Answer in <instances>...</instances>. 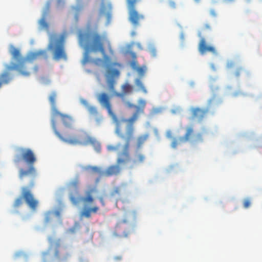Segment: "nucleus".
Here are the masks:
<instances>
[{
    "label": "nucleus",
    "mask_w": 262,
    "mask_h": 262,
    "mask_svg": "<svg viewBox=\"0 0 262 262\" xmlns=\"http://www.w3.org/2000/svg\"><path fill=\"white\" fill-rule=\"evenodd\" d=\"M91 213L92 212L90 211V209L88 208L83 210V211L82 213V215L87 218H90L91 216Z\"/></svg>",
    "instance_id": "31"
},
{
    "label": "nucleus",
    "mask_w": 262,
    "mask_h": 262,
    "mask_svg": "<svg viewBox=\"0 0 262 262\" xmlns=\"http://www.w3.org/2000/svg\"><path fill=\"white\" fill-rule=\"evenodd\" d=\"M130 225L126 220L120 221L116 224L113 235L115 236L126 237L130 233Z\"/></svg>",
    "instance_id": "12"
},
{
    "label": "nucleus",
    "mask_w": 262,
    "mask_h": 262,
    "mask_svg": "<svg viewBox=\"0 0 262 262\" xmlns=\"http://www.w3.org/2000/svg\"><path fill=\"white\" fill-rule=\"evenodd\" d=\"M136 85L138 88L139 90L142 91L144 93H147V90L144 86L142 81L140 79H136L135 80Z\"/></svg>",
    "instance_id": "27"
},
{
    "label": "nucleus",
    "mask_w": 262,
    "mask_h": 262,
    "mask_svg": "<svg viewBox=\"0 0 262 262\" xmlns=\"http://www.w3.org/2000/svg\"><path fill=\"white\" fill-rule=\"evenodd\" d=\"M210 13L211 16L216 17L217 16V13L215 9H212L210 10Z\"/></svg>",
    "instance_id": "35"
},
{
    "label": "nucleus",
    "mask_w": 262,
    "mask_h": 262,
    "mask_svg": "<svg viewBox=\"0 0 262 262\" xmlns=\"http://www.w3.org/2000/svg\"><path fill=\"white\" fill-rule=\"evenodd\" d=\"M198 50L202 55L206 54L207 52H211L213 54H216L215 48L211 46H208L206 43L205 39L202 38L199 43Z\"/></svg>",
    "instance_id": "19"
},
{
    "label": "nucleus",
    "mask_w": 262,
    "mask_h": 262,
    "mask_svg": "<svg viewBox=\"0 0 262 262\" xmlns=\"http://www.w3.org/2000/svg\"><path fill=\"white\" fill-rule=\"evenodd\" d=\"M204 28L207 30H211V26L209 24H206L204 25Z\"/></svg>",
    "instance_id": "39"
},
{
    "label": "nucleus",
    "mask_w": 262,
    "mask_h": 262,
    "mask_svg": "<svg viewBox=\"0 0 262 262\" xmlns=\"http://www.w3.org/2000/svg\"><path fill=\"white\" fill-rule=\"evenodd\" d=\"M71 144H78L83 146L91 144L97 152H99L101 150L100 143L95 138L86 133H83L80 136H77L75 140H71Z\"/></svg>",
    "instance_id": "11"
},
{
    "label": "nucleus",
    "mask_w": 262,
    "mask_h": 262,
    "mask_svg": "<svg viewBox=\"0 0 262 262\" xmlns=\"http://www.w3.org/2000/svg\"><path fill=\"white\" fill-rule=\"evenodd\" d=\"M149 137L148 134H145L139 136L137 139L136 146L137 149H140L142 145L145 142Z\"/></svg>",
    "instance_id": "23"
},
{
    "label": "nucleus",
    "mask_w": 262,
    "mask_h": 262,
    "mask_svg": "<svg viewBox=\"0 0 262 262\" xmlns=\"http://www.w3.org/2000/svg\"><path fill=\"white\" fill-rule=\"evenodd\" d=\"M169 5L172 8H175L176 7V3L172 1H169Z\"/></svg>",
    "instance_id": "36"
},
{
    "label": "nucleus",
    "mask_w": 262,
    "mask_h": 262,
    "mask_svg": "<svg viewBox=\"0 0 262 262\" xmlns=\"http://www.w3.org/2000/svg\"><path fill=\"white\" fill-rule=\"evenodd\" d=\"M193 128L192 126L187 127L186 133L183 137H180L178 138H174L172 139L171 144V147L173 148H176L179 144L189 141L193 134Z\"/></svg>",
    "instance_id": "16"
},
{
    "label": "nucleus",
    "mask_w": 262,
    "mask_h": 262,
    "mask_svg": "<svg viewBox=\"0 0 262 262\" xmlns=\"http://www.w3.org/2000/svg\"><path fill=\"white\" fill-rule=\"evenodd\" d=\"M56 96V93L55 92H53L51 93L49 97V101L52 107V114H54V113H55V112H57L58 111L56 108L55 103Z\"/></svg>",
    "instance_id": "24"
},
{
    "label": "nucleus",
    "mask_w": 262,
    "mask_h": 262,
    "mask_svg": "<svg viewBox=\"0 0 262 262\" xmlns=\"http://www.w3.org/2000/svg\"><path fill=\"white\" fill-rule=\"evenodd\" d=\"M80 102L86 107L90 115L95 118L97 122L100 121L101 118L98 117L99 113L96 107L89 105L88 101L84 99H81Z\"/></svg>",
    "instance_id": "18"
},
{
    "label": "nucleus",
    "mask_w": 262,
    "mask_h": 262,
    "mask_svg": "<svg viewBox=\"0 0 262 262\" xmlns=\"http://www.w3.org/2000/svg\"><path fill=\"white\" fill-rule=\"evenodd\" d=\"M9 52H10V53L11 54V55H12L13 59H14L16 60H17L19 62V63L17 64H15V63H12L11 64H10V66L15 65V66H18L20 64L23 63L24 66V68L23 69V71H29L27 70V67L26 66V62L27 61V59L22 58L21 57V54H20L19 49L15 48L13 45H11L10 46ZM9 65L10 66V64H9Z\"/></svg>",
    "instance_id": "17"
},
{
    "label": "nucleus",
    "mask_w": 262,
    "mask_h": 262,
    "mask_svg": "<svg viewBox=\"0 0 262 262\" xmlns=\"http://www.w3.org/2000/svg\"><path fill=\"white\" fill-rule=\"evenodd\" d=\"M24 66L23 63L19 66H9L6 64L5 66V71L0 74V88L3 84H7L9 83L13 78L11 72L13 71H17L19 74L23 76L28 77L30 75V72L27 71H23Z\"/></svg>",
    "instance_id": "10"
},
{
    "label": "nucleus",
    "mask_w": 262,
    "mask_h": 262,
    "mask_svg": "<svg viewBox=\"0 0 262 262\" xmlns=\"http://www.w3.org/2000/svg\"><path fill=\"white\" fill-rule=\"evenodd\" d=\"M111 95H108L104 92L100 93L97 95V99L100 105L104 108H106L107 112L111 116L114 114L112 109V104L111 102Z\"/></svg>",
    "instance_id": "13"
},
{
    "label": "nucleus",
    "mask_w": 262,
    "mask_h": 262,
    "mask_svg": "<svg viewBox=\"0 0 262 262\" xmlns=\"http://www.w3.org/2000/svg\"><path fill=\"white\" fill-rule=\"evenodd\" d=\"M89 209L91 212L95 213H96L99 210V208L97 206H93V207L90 208Z\"/></svg>",
    "instance_id": "34"
},
{
    "label": "nucleus",
    "mask_w": 262,
    "mask_h": 262,
    "mask_svg": "<svg viewBox=\"0 0 262 262\" xmlns=\"http://www.w3.org/2000/svg\"><path fill=\"white\" fill-rule=\"evenodd\" d=\"M121 258H122L121 256H116L115 257V259L116 260H120V259H121Z\"/></svg>",
    "instance_id": "45"
},
{
    "label": "nucleus",
    "mask_w": 262,
    "mask_h": 262,
    "mask_svg": "<svg viewBox=\"0 0 262 262\" xmlns=\"http://www.w3.org/2000/svg\"><path fill=\"white\" fill-rule=\"evenodd\" d=\"M138 46L140 47V44L139 43L138 44Z\"/></svg>",
    "instance_id": "50"
},
{
    "label": "nucleus",
    "mask_w": 262,
    "mask_h": 262,
    "mask_svg": "<svg viewBox=\"0 0 262 262\" xmlns=\"http://www.w3.org/2000/svg\"><path fill=\"white\" fill-rule=\"evenodd\" d=\"M251 205V200L249 198L245 199L243 201V206L244 208H248Z\"/></svg>",
    "instance_id": "32"
},
{
    "label": "nucleus",
    "mask_w": 262,
    "mask_h": 262,
    "mask_svg": "<svg viewBox=\"0 0 262 262\" xmlns=\"http://www.w3.org/2000/svg\"><path fill=\"white\" fill-rule=\"evenodd\" d=\"M242 71L241 69H238L235 73V74L236 76H238L240 74V72Z\"/></svg>",
    "instance_id": "40"
},
{
    "label": "nucleus",
    "mask_w": 262,
    "mask_h": 262,
    "mask_svg": "<svg viewBox=\"0 0 262 262\" xmlns=\"http://www.w3.org/2000/svg\"><path fill=\"white\" fill-rule=\"evenodd\" d=\"M172 132L171 130H168L166 133V137L167 138H169V139H170L172 138Z\"/></svg>",
    "instance_id": "37"
},
{
    "label": "nucleus",
    "mask_w": 262,
    "mask_h": 262,
    "mask_svg": "<svg viewBox=\"0 0 262 262\" xmlns=\"http://www.w3.org/2000/svg\"><path fill=\"white\" fill-rule=\"evenodd\" d=\"M38 67L37 66H35L34 68H33V71L34 72L36 73L37 72V71H38Z\"/></svg>",
    "instance_id": "42"
},
{
    "label": "nucleus",
    "mask_w": 262,
    "mask_h": 262,
    "mask_svg": "<svg viewBox=\"0 0 262 262\" xmlns=\"http://www.w3.org/2000/svg\"><path fill=\"white\" fill-rule=\"evenodd\" d=\"M194 1L196 3H199L200 1V0H194Z\"/></svg>",
    "instance_id": "48"
},
{
    "label": "nucleus",
    "mask_w": 262,
    "mask_h": 262,
    "mask_svg": "<svg viewBox=\"0 0 262 262\" xmlns=\"http://www.w3.org/2000/svg\"><path fill=\"white\" fill-rule=\"evenodd\" d=\"M128 19L134 27H137L141 25V22L144 19V16L140 14L135 8H128Z\"/></svg>",
    "instance_id": "14"
},
{
    "label": "nucleus",
    "mask_w": 262,
    "mask_h": 262,
    "mask_svg": "<svg viewBox=\"0 0 262 262\" xmlns=\"http://www.w3.org/2000/svg\"><path fill=\"white\" fill-rule=\"evenodd\" d=\"M227 2H233L234 0H226Z\"/></svg>",
    "instance_id": "47"
},
{
    "label": "nucleus",
    "mask_w": 262,
    "mask_h": 262,
    "mask_svg": "<svg viewBox=\"0 0 262 262\" xmlns=\"http://www.w3.org/2000/svg\"><path fill=\"white\" fill-rule=\"evenodd\" d=\"M50 9V3L48 2L43 10L41 18L39 21V27L41 29H45L49 31V25L46 21V17L48 15Z\"/></svg>",
    "instance_id": "20"
},
{
    "label": "nucleus",
    "mask_w": 262,
    "mask_h": 262,
    "mask_svg": "<svg viewBox=\"0 0 262 262\" xmlns=\"http://www.w3.org/2000/svg\"><path fill=\"white\" fill-rule=\"evenodd\" d=\"M161 112V108H153L150 112V115L151 116H154V115L158 114Z\"/></svg>",
    "instance_id": "33"
},
{
    "label": "nucleus",
    "mask_w": 262,
    "mask_h": 262,
    "mask_svg": "<svg viewBox=\"0 0 262 262\" xmlns=\"http://www.w3.org/2000/svg\"><path fill=\"white\" fill-rule=\"evenodd\" d=\"M150 52L151 53V54L153 56H155L156 55V50L155 49H151L150 50Z\"/></svg>",
    "instance_id": "38"
},
{
    "label": "nucleus",
    "mask_w": 262,
    "mask_h": 262,
    "mask_svg": "<svg viewBox=\"0 0 262 262\" xmlns=\"http://www.w3.org/2000/svg\"><path fill=\"white\" fill-rule=\"evenodd\" d=\"M80 46L85 49L83 63L90 61V52H100L103 55V59L97 58L92 60L91 62L95 65L101 67L105 63V68L111 62L110 57L106 55L104 44L107 43L109 47L110 52L113 54V51L111 48L110 42L105 34H101L97 30H88L86 32L80 31L78 35Z\"/></svg>",
    "instance_id": "2"
},
{
    "label": "nucleus",
    "mask_w": 262,
    "mask_h": 262,
    "mask_svg": "<svg viewBox=\"0 0 262 262\" xmlns=\"http://www.w3.org/2000/svg\"><path fill=\"white\" fill-rule=\"evenodd\" d=\"M121 194V188L117 186L115 187L113 190L111 192V195L112 196H115L117 195H120Z\"/></svg>",
    "instance_id": "30"
},
{
    "label": "nucleus",
    "mask_w": 262,
    "mask_h": 262,
    "mask_svg": "<svg viewBox=\"0 0 262 262\" xmlns=\"http://www.w3.org/2000/svg\"><path fill=\"white\" fill-rule=\"evenodd\" d=\"M40 57H43L46 58L47 57V52L45 50H41L32 53L29 55L28 59H36Z\"/></svg>",
    "instance_id": "22"
},
{
    "label": "nucleus",
    "mask_w": 262,
    "mask_h": 262,
    "mask_svg": "<svg viewBox=\"0 0 262 262\" xmlns=\"http://www.w3.org/2000/svg\"><path fill=\"white\" fill-rule=\"evenodd\" d=\"M48 242L50 244L49 249H54L55 250V257L57 258H59V248L61 246V240L60 239H55L52 236H49Z\"/></svg>",
    "instance_id": "21"
},
{
    "label": "nucleus",
    "mask_w": 262,
    "mask_h": 262,
    "mask_svg": "<svg viewBox=\"0 0 262 262\" xmlns=\"http://www.w3.org/2000/svg\"><path fill=\"white\" fill-rule=\"evenodd\" d=\"M86 169L87 170H90L92 171L93 172L99 173V174L102 176V172L103 171H101V169L99 167H97V166H88L86 168Z\"/></svg>",
    "instance_id": "28"
},
{
    "label": "nucleus",
    "mask_w": 262,
    "mask_h": 262,
    "mask_svg": "<svg viewBox=\"0 0 262 262\" xmlns=\"http://www.w3.org/2000/svg\"><path fill=\"white\" fill-rule=\"evenodd\" d=\"M207 133V131L206 130H204L202 133H199L196 134L194 136V138L192 140L191 142L194 144L203 142L204 136Z\"/></svg>",
    "instance_id": "25"
},
{
    "label": "nucleus",
    "mask_w": 262,
    "mask_h": 262,
    "mask_svg": "<svg viewBox=\"0 0 262 262\" xmlns=\"http://www.w3.org/2000/svg\"><path fill=\"white\" fill-rule=\"evenodd\" d=\"M141 0H126L127 8H135L136 5Z\"/></svg>",
    "instance_id": "29"
},
{
    "label": "nucleus",
    "mask_w": 262,
    "mask_h": 262,
    "mask_svg": "<svg viewBox=\"0 0 262 262\" xmlns=\"http://www.w3.org/2000/svg\"><path fill=\"white\" fill-rule=\"evenodd\" d=\"M49 252H43V253H42V255H43V257H46V256L47 255H48V254H49Z\"/></svg>",
    "instance_id": "44"
},
{
    "label": "nucleus",
    "mask_w": 262,
    "mask_h": 262,
    "mask_svg": "<svg viewBox=\"0 0 262 262\" xmlns=\"http://www.w3.org/2000/svg\"><path fill=\"white\" fill-rule=\"evenodd\" d=\"M17 154L14 159V162L19 164L23 161L29 165L28 169L20 168L19 171V178L24 180L26 177L31 179L30 187L34 186V178L36 176V170L34 166L36 158L33 151L30 148L20 147L17 149Z\"/></svg>",
    "instance_id": "5"
},
{
    "label": "nucleus",
    "mask_w": 262,
    "mask_h": 262,
    "mask_svg": "<svg viewBox=\"0 0 262 262\" xmlns=\"http://www.w3.org/2000/svg\"><path fill=\"white\" fill-rule=\"evenodd\" d=\"M99 200H100V202L101 203L102 205L104 206L105 205V203H104V201L103 198H102V197L100 198Z\"/></svg>",
    "instance_id": "41"
},
{
    "label": "nucleus",
    "mask_w": 262,
    "mask_h": 262,
    "mask_svg": "<svg viewBox=\"0 0 262 262\" xmlns=\"http://www.w3.org/2000/svg\"><path fill=\"white\" fill-rule=\"evenodd\" d=\"M29 186H24L21 188V196L17 198L13 204L14 208H18L23 203V199H24L28 206L32 209H35L38 205V201L34 199V195L32 192L31 188Z\"/></svg>",
    "instance_id": "9"
},
{
    "label": "nucleus",
    "mask_w": 262,
    "mask_h": 262,
    "mask_svg": "<svg viewBox=\"0 0 262 262\" xmlns=\"http://www.w3.org/2000/svg\"><path fill=\"white\" fill-rule=\"evenodd\" d=\"M115 134L124 142V144L118 143L116 145H109L107 146V149L109 151L117 153V159L116 164L109 166L102 172V176L106 177L119 174L121 171V165L129 164V168H133L142 164L145 160L144 155L139 152H137L133 157L130 156V144L134 138V132H133L132 127L124 130L120 125L115 128Z\"/></svg>",
    "instance_id": "1"
},
{
    "label": "nucleus",
    "mask_w": 262,
    "mask_h": 262,
    "mask_svg": "<svg viewBox=\"0 0 262 262\" xmlns=\"http://www.w3.org/2000/svg\"><path fill=\"white\" fill-rule=\"evenodd\" d=\"M131 55H132V57H133V58L134 59H136V55L135 53H133V52H132L130 53Z\"/></svg>",
    "instance_id": "43"
},
{
    "label": "nucleus",
    "mask_w": 262,
    "mask_h": 262,
    "mask_svg": "<svg viewBox=\"0 0 262 262\" xmlns=\"http://www.w3.org/2000/svg\"><path fill=\"white\" fill-rule=\"evenodd\" d=\"M211 68H212V69L213 70H214V71H215V66H214V65L213 64H212L211 65Z\"/></svg>",
    "instance_id": "46"
},
{
    "label": "nucleus",
    "mask_w": 262,
    "mask_h": 262,
    "mask_svg": "<svg viewBox=\"0 0 262 262\" xmlns=\"http://www.w3.org/2000/svg\"><path fill=\"white\" fill-rule=\"evenodd\" d=\"M64 44V36L63 35L60 36H58L56 34L51 35L50 41L48 48L52 51L54 59H67Z\"/></svg>",
    "instance_id": "8"
},
{
    "label": "nucleus",
    "mask_w": 262,
    "mask_h": 262,
    "mask_svg": "<svg viewBox=\"0 0 262 262\" xmlns=\"http://www.w3.org/2000/svg\"><path fill=\"white\" fill-rule=\"evenodd\" d=\"M74 122L73 118L59 111L52 114V126L55 135L62 141L71 144V140L77 137L72 133L70 128Z\"/></svg>",
    "instance_id": "4"
},
{
    "label": "nucleus",
    "mask_w": 262,
    "mask_h": 262,
    "mask_svg": "<svg viewBox=\"0 0 262 262\" xmlns=\"http://www.w3.org/2000/svg\"><path fill=\"white\" fill-rule=\"evenodd\" d=\"M133 91V87L128 83H125L122 86V92L115 93L116 96L121 98L124 105L129 108H135V112L132 116L127 119H122L116 121V128L119 126H121L122 129L127 130L129 127L133 128V132H135L134 123L138 119L140 115L144 113L146 101L143 99L138 101L139 105H135L129 101H126L124 96L126 94H130Z\"/></svg>",
    "instance_id": "3"
},
{
    "label": "nucleus",
    "mask_w": 262,
    "mask_h": 262,
    "mask_svg": "<svg viewBox=\"0 0 262 262\" xmlns=\"http://www.w3.org/2000/svg\"><path fill=\"white\" fill-rule=\"evenodd\" d=\"M121 64L119 62L110 63L106 67L105 77L106 79L107 89L111 96H116L115 93H119L115 91L116 79L120 76L119 69Z\"/></svg>",
    "instance_id": "7"
},
{
    "label": "nucleus",
    "mask_w": 262,
    "mask_h": 262,
    "mask_svg": "<svg viewBox=\"0 0 262 262\" xmlns=\"http://www.w3.org/2000/svg\"><path fill=\"white\" fill-rule=\"evenodd\" d=\"M137 65V62L136 61H133L131 63V66L133 67V68L136 70V71L138 72V73L139 74V75H140V76H143L144 74V73L146 70V66H143L141 67L136 68Z\"/></svg>",
    "instance_id": "26"
},
{
    "label": "nucleus",
    "mask_w": 262,
    "mask_h": 262,
    "mask_svg": "<svg viewBox=\"0 0 262 262\" xmlns=\"http://www.w3.org/2000/svg\"><path fill=\"white\" fill-rule=\"evenodd\" d=\"M107 16H108V17H110V14H109V13L107 14Z\"/></svg>",
    "instance_id": "49"
},
{
    "label": "nucleus",
    "mask_w": 262,
    "mask_h": 262,
    "mask_svg": "<svg viewBox=\"0 0 262 262\" xmlns=\"http://www.w3.org/2000/svg\"><path fill=\"white\" fill-rule=\"evenodd\" d=\"M79 180L78 178L71 181L68 185L69 190V199L72 203L75 205L81 202L84 204H92L94 201V193L97 192L95 187L89 186L84 191V196H81L79 189Z\"/></svg>",
    "instance_id": "6"
},
{
    "label": "nucleus",
    "mask_w": 262,
    "mask_h": 262,
    "mask_svg": "<svg viewBox=\"0 0 262 262\" xmlns=\"http://www.w3.org/2000/svg\"><path fill=\"white\" fill-rule=\"evenodd\" d=\"M212 100L208 101V107L202 108L200 107H192L190 109L191 113V119H196L199 122L202 121L206 116L209 112V106L211 104Z\"/></svg>",
    "instance_id": "15"
}]
</instances>
